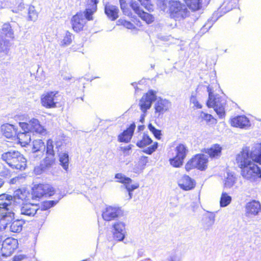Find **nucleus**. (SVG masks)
Masks as SVG:
<instances>
[{"label": "nucleus", "mask_w": 261, "mask_h": 261, "mask_svg": "<svg viewBox=\"0 0 261 261\" xmlns=\"http://www.w3.org/2000/svg\"><path fill=\"white\" fill-rule=\"evenodd\" d=\"M59 161L60 165L63 169L67 171L69 165V156L66 153H61L59 154Z\"/></svg>", "instance_id": "f704fd0d"}, {"label": "nucleus", "mask_w": 261, "mask_h": 261, "mask_svg": "<svg viewBox=\"0 0 261 261\" xmlns=\"http://www.w3.org/2000/svg\"><path fill=\"white\" fill-rule=\"evenodd\" d=\"M3 135L7 138L15 140L17 129L12 124H5L1 126Z\"/></svg>", "instance_id": "aec40b11"}, {"label": "nucleus", "mask_w": 261, "mask_h": 261, "mask_svg": "<svg viewBox=\"0 0 261 261\" xmlns=\"http://www.w3.org/2000/svg\"><path fill=\"white\" fill-rule=\"evenodd\" d=\"M208 158L203 154H198L195 155L188 162L185 166L187 171L193 168H197L200 170H204L207 167Z\"/></svg>", "instance_id": "39448f33"}, {"label": "nucleus", "mask_w": 261, "mask_h": 261, "mask_svg": "<svg viewBox=\"0 0 261 261\" xmlns=\"http://www.w3.org/2000/svg\"><path fill=\"white\" fill-rule=\"evenodd\" d=\"M152 141L151 139L145 134H143L142 136H141L140 140H139L136 145L140 148L144 147L152 143Z\"/></svg>", "instance_id": "2f4dec72"}, {"label": "nucleus", "mask_w": 261, "mask_h": 261, "mask_svg": "<svg viewBox=\"0 0 261 261\" xmlns=\"http://www.w3.org/2000/svg\"><path fill=\"white\" fill-rule=\"evenodd\" d=\"M159 5H160V6H163L164 8L166 6V3L165 0H158Z\"/></svg>", "instance_id": "bf43d9fd"}, {"label": "nucleus", "mask_w": 261, "mask_h": 261, "mask_svg": "<svg viewBox=\"0 0 261 261\" xmlns=\"http://www.w3.org/2000/svg\"><path fill=\"white\" fill-rule=\"evenodd\" d=\"M156 96L152 91L144 95L140 100L139 105L143 113H145L151 107L152 102L155 100Z\"/></svg>", "instance_id": "ddd939ff"}, {"label": "nucleus", "mask_w": 261, "mask_h": 261, "mask_svg": "<svg viewBox=\"0 0 261 261\" xmlns=\"http://www.w3.org/2000/svg\"><path fill=\"white\" fill-rule=\"evenodd\" d=\"M1 34H4L8 38H13L14 37L13 31L9 23H5L2 27Z\"/></svg>", "instance_id": "e433bc0d"}, {"label": "nucleus", "mask_w": 261, "mask_h": 261, "mask_svg": "<svg viewBox=\"0 0 261 261\" xmlns=\"http://www.w3.org/2000/svg\"><path fill=\"white\" fill-rule=\"evenodd\" d=\"M131 148H132V145H129L126 147H124L123 148V151L129 150L131 149Z\"/></svg>", "instance_id": "052dcab7"}, {"label": "nucleus", "mask_w": 261, "mask_h": 261, "mask_svg": "<svg viewBox=\"0 0 261 261\" xmlns=\"http://www.w3.org/2000/svg\"><path fill=\"white\" fill-rule=\"evenodd\" d=\"M158 146V143L157 142H155L152 145L147 147V148L144 149L143 151L144 153H146L148 154H151L156 149Z\"/></svg>", "instance_id": "603ef678"}, {"label": "nucleus", "mask_w": 261, "mask_h": 261, "mask_svg": "<svg viewBox=\"0 0 261 261\" xmlns=\"http://www.w3.org/2000/svg\"><path fill=\"white\" fill-rule=\"evenodd\" d=\"M85 14L82 13H77L74 15L71 20L72 29L74 31L79 32L83 30L84 25L86 23Z\"/></svg>", "instance_id": "2eb2a0df"}, {"label": "nucleus", "mask_w": 261, "mask_h": 261, "mask_svg": "<svg viewBox=\"0 0 261 261\" xmlns=\"http://www.w3.org/2000/svg\"><path fill=\"white\" fill-rule=\"evenodd\" d=\"M179 187L185 191L193 189L195 186V182L193 179L188 175H184L178 182Z\"/></svg>", "instance_id": "6ab92c4d"}, {"label": "nucleus", "mask_w": 261, "mask_h": 261, "mask_svg": "<svg viewBox=\"0 0 261 261\" xmlns=\"http://www.w3.org/2000/svg\"><path fill=\"white\" fill-rule=\"evenodd\" d=\"M25 220L22 218L12 221L9 224V229L12 232L19 233L21 231Z\"/></svg>", "instance_id": "cd10ccee"}, {"label": "nucleus", "mask_w": 261, "mask_h": 261, "mask_svg": "<svg viewBox=\"0 0 261 261\" xmlns=\"http://www.w3.org/2000/svg\"><path fill=\"white\" fill-rule=\"evenodd\" d=\"M27 194L25 191H22L21 189H18L14 191L13 196L4 194L0 195V201H2V203H5V204H10V205H12V202H15L16 203L18 202L17 200H27L28 198H27ZM20 203V202H19Z\"/></svg>", "instance_id": "6e6552de"}, {"label": "nucleus", "mask_w": 261, "mask_h": 261, "mask_svg": "<svg viewBox=\"0 0 261 261\" xmlns=\"http://www.w3.org/2000/svg\"><path fill=\"white\" fill-rule=\"evenodd\" d=\"M118 25H121L128 29H135V27L132 22L123 18H120L117 21Z\"/></svg>", "instance_id": "c03bdc74"}, {"label": "nucleus", "mask_w": 261, "mask_h": 261, "mask_svg": "<svg viewBox=\"0 0 261 261\" xmlns=\"http://www.w3.org/2000/svg\"><path fill=\"white\" fill-rule=\"evenodd\" d=\"M231 200L230 196L226 192H222L220 200V206L223 207L227 206L230 203Z\"/></svg>", "instance_id": "c9c22d12"}, {"label": "nucleus", "mask_w": 261, "mask_h": 261, "mask_svg": "<svg viewBox=\"0 0 261 261\" xmlns=\"http://www.w3.org/2000/svg\"><path fill=\"white\" fill-rule=\"evenodd\" d=\"M73 36L72 34L69 31H66L64 38L61 42L62 46H67L71 44L72 42Z\"/></svg>", "instance_id": "79ce46f5"}, {"label": "nucleus", "mask_w": 261, "mask_h": 261, "mask_svg": "<svg viewBox=\"0 0 261 261\" xmlns=\"http://www.w3.org/2000/svg\"><path fill=\"white\" fill-rule=\"evenodd\" d=\"M261 212V205L259 201L253 200L248 202L245 207V215L247 217L257 216Z\"/></svg>", "instance_id": "4468645a"}, {"label": "nucleus", "mask_w": 261, "mask_h": 261, "mask_svg": "<svg viewBox=\"0 0 261 261\" xmlns=\"http://www.w3.org/2000/svg\"><path fill=\"white\" fill-rule=\"evenodd\" d=\"M50 141H51V140H50ZM53 148V144H52V142L50 141V152H49L50 155L51 154L52 152H54L53 150H51Z\"/></svg>", "instance_id": "e2e57ef3"}, {"label": "nucleus", "mask_w": 261, "mask_h": 261, "mask_svg": "<svg viewBox=\"0 0 261 261\" xmlns=\"http://www.w3.org/2000/svg\"><path fill=\"white\" fill-rule=\"evenodd\" d=\"M41 102L43 107L49 108V92H46L41 95Z\"/></svg>", "instance_id": "a18cd8bd"}, {"label": "nucleus", "mask_w": 261, "mask_h": 261, "mask_svg": "<svg viewBox=\"0 0 261 261\" xmlns=\"http://www.w3.org/2000/svg\"><path fill=\"white\" fill-rule=\"evenodd\" d=\"M119 10L117 7L107 4L105 6V12L108 17L111 20L114 21L118 17Z\"/></svg>", "instance_id": "393cba45"}, {"label": "nucleus", "mask_w": 261, "mask_h": 261, "mask_svg": "<svg viewBox=\"0 0 261 261\" xmlns=\"http://www.w3.org/2000/svg\"><path fill=\"white\" fill-rule=\"evenodd\" d=\"M171 107V102L166 99H159L154 103L155 114L158 117L167 112Z\"/></svg>", "instance_id": "f3484780"}, {"label": "nucleus", "mask_w": 261, "mask_h": 261, "mask_svg": "<svg viewBox=\"0 0 261 261\" xmlns=\"http://www.w3.org/2000/svg\"><path fill=\"white\" fill-rule=\"evenodd\" d=\"M27 198L28 200L22 201L19 206V214L23 219L34 217L39 209L37 204L28 202L30 200V198L28 196Z\"/></svg>", "instance_id": "423d86ee"}, {"label": "nucleus", "mask_w": 261, "mask_h": 261, "mask_svg": "<svg viewBox=\"0 0 261 261\" xmlns=\"http://www.w3.org/2000/svg\"><path fill=\"white\" fill-rule=\"evenodd\" d=\"M12 205L2 203V201H0V215H8L9 212L13 213L12 210Z\"/></svg>", "instance_id": "58836bf2"}, {"label": "nucleus", "mask_w": 261, "mask_h": 261, "mask_svg": "<svg viewBox=\"0 0 261 261\" xmlns=\"http://www.w3.org/2000/svg\"><path fill=\"white\" fill-rule=\"evenodd\" d=\"M49 170V159L46 156L42 161H41L39 166H37L34 169V172L37 175H40L42 173H47Z\"/></svg>", "instance_id": "c85d7f7f"}, {"label": "nucleus", "mask_w": 261, "mask_h": 261, "mask_svg": "<svg viewBox=\"0 0 261 261\" xmlns=\"http://www.w3.org/2000/svg\"><path fill=\"white\" fill-rule=\"evenodd\" d=\"M28 194V196H31L34 200H39L44 196L47 197L49 196V185L40 184L35 185L32 189L31 194Z\"/></svg>", "instance_id": "1a4fd4ad"}, {"label": "nucleus", "mask_w": 261, "mask_h": 261, "mask_svg": "<svg viewBox=\"0 0 261 261\" xmlns=\"http://www.w3.org/2000/svg\"><path fill=\"white\" fill-rule=\"evenodd\" d=\"M46 149V154L49 153V140L46 141V146L40 139L35 140L33 142L32 150L34 152L40 151L43 152Z\"/></svg>", "instance_id": "5701e85b"}, {"label": "nucleus", "mask_w": 261, "mask_h": 261, "mask_svg": "<svg viewBox=\"0 0 261 261\" xmlns=\"http://www.w3.org/2000/svg\"><path fill=\"white\" fill-rule=\"evenodd\" d=\"M121 214V210L117 206H107L103 210L102 218L107 221L114 220Z\"/></svg>", "instance_id": "f8f14e48"}, {"label": "nucleus", "mask_w": 261, "mask_h": 261, "mask_svg": "<svg viewBox=\"0 0 261 261\" xmlns=\"http://www.w3.org/2000/svg\"><path fill=\"white\" fill-rule=\"evenodd\" d=\"M123 13L125 15H127L128 16H132V13L130 12V10L129 9V8L128 7L127 8H125V9H122L121 10Z\"/></svg>", "instance_id": "13d9d810"}, {"label": "nucleus", "mask_w": 261, "mask_h": 261, "mask_svg": "<svg viewBox=\"0 0 261 261\" xmlns=\"http://www.w3.org/2000/svg\"><path fill=\"white\" fill-rule=\"evenodd\" d=\"M9 41L4 39L3 36L0 34V53L5 52L8 49Z\"/></svg>", "instance_id": "37998d69"}, {"label": "nucleus", "mask_w": 261, "mask_h": 261, "mask_svg": "<svg viewBox=\"0 0 261 261\" xmlns=\"http://www.w3.org/2000/svg\"><path fill=\"white\" fill-rule=\"evenodd\" d=\"M0 219V231L6 230L8 228V225L14 218V213L9 212L8 215H1Z\"/></svg>", "instance_id": "a878e982"}, {"label": "nucleus", "mask_w": 261, "mask_h": 261, "mask_svg": "<svg viewBox=\"0 0 261 261\" xmlns=\"http://www.w3.org/2000/svg\"><path fill=\"white\" fill-rule=\"evenodd\" d=\"M166 261H181L179 254L176 252H171Z\"/></svg>", "instance_id": "09e8293b"}, {"label": "nucleus", "mask_w": 261, "mask_h": 261, "mask_svg": "<svg viewBox=\"0 0 261 261\" xmlns=\"http://www.w3.org/2000/svg\"><path fill=\"white\" fill-rule=\"evenodd\" d=\"M19 125L22 131L17 132L15 139H17L18 142L24 146L31 142L32 133L35 132L41 134L44 131V127L40 124L39 121L35 118L32 119L29 121V123L19 122Z\"/></svg>", "instance_id": "f03ea898"}, {"label": "nucleus", "mask_w": 261, "mask_h": 261, "mask_svg": "<svg viewBox=\"0 0 261 261\" xmlns=\"http://www.w3.org/2000/svg\"><path fill=\"white\" fill-rule=\"evenodd\" d=\"M139 164L141 166H145L148 162V158L145 156H142L139 160Z\"/></svg>", "instance_id": "4d7b16f0"}, {"label": "nucleus", "mask_w": 261, "mask_h": 261, "mask_svg": "<svg viewBox=\"0 0 261 261\" xmlns=\"http://www.w3.org/2000/svg\"><path fill=\"white\" fill-rule=\"evenodd\" d=\"M141 3V5L143 6L146 9L149 10L151 9V6L150 5V0H138Z\"/></svg>", "instance_id": "864d4df0"}, {"label": "nucleus", "mask_w": 261, "mask_h": 261, "mask_svg": "<svg viewBox=\"0 0 261 261\" xmlns=\"http://www.w3.org/2000/svg\"><path fill=\"white\" fill-rule=\"evenodd\" d=\"M62 100L63 96L58 92H50V108L61 107Z\"/></svg>", "instance_id": "b1692460"}, {"label": "nucleus", "mask_w": 261, "mask_h": 261, "mask_svg": "<svg viewBox=\"0 0 261 261\" xmlns=\"http://www.w3.org/2000/svg\"><path fill=\"white\" fill-rule=\"evenodd\" d=\"M1 159L13 169L23 170L27 167V160L18 151L11 150L3 153Z\"/></svg>", "instance_id": "7ed1b4c3"}, {"label": "nucleus", "mask_w": 261, "mask_h": 261, "mask_svg": "<svg viewBox=\"0 0 261 261\" xmlns=\"http://www.w3.org/2000/svg\"><path fill=\"white\" fill-rule=\"evenodd\" d=\"M221 151V147L217 144L212 145L209 148L204 149V152L208 154L211 158H217L220 156Z\"/></svg>", "instance_id": "bb28decb"}, {"label": "nucleus", "mask_w": 261, "mask_h": 261, "mask_svg": "<svg viewBox=\"0 0 261 261\" xmlns=\"http://www.w3.org/2000/svg\"><path fill=\"white\" fill-rule=\"evenodd\" d=\"M98 0H87V8L85 11V16L87 20H92V15L97 10V5Z\"/></svg>", "instance_id": "4be33fe9"}, {"label": "nucleus", "mask_w": 261, "mask_h": 261, "mask_svg": "<svg viewBox=\"0 0 261 261\" xmlns=\"http://www.w3.org/2000/svg\"><path fill=\"white\" fill-rule=\"evenodd\" d=\"M38 13L33 6H30L28 9V19L30 20L35 21L37 19Z\"/></svg>", "instance_id": "ea45409f"}, {"label": "nucleus", "mask_w": 261, "mask_h": 261, "mask_svg": "<svg viewBox=\"0 0 261 261\" xmlns=\"http://www.w3.org/2000/svg\"><path fill=\"white\" fill-rule=\"evenodd\" d=\"M21 260V258L18 256H15L14 257V261H19Z\"/></svg>", "instance_id": "69168bd1"}, {"label": "nucleus", "mask_w": 261, "mask_h": 261, "mask_svg": "<svg viewBox=\"0 0 261 261\" xmlns=\"http://www.w3.org/2000/svg\"><path fill=\"white\" fill-rule=\"evenodd\" d=\"M236 177L232 173H228L227 176L225 180L224 187L230 189L233 187L236 182Z\"/></svg>", "instance_id": "72a5a7b5"}, {"label": "nucleus", "mask_w": 261, "mask_h": 261, "mask_svg": "<svg viewBox=\"0 0 261 261\" xmlns=\"http://www.w3.org/2000/svg\"><path fill=\"white\" fill-rule=\"evenodd\" d=\"M148 128L156 139H161V136L162 135V134L160 130L156 129L155 127L153 126L151 123L148 124Z\"/></svg>", "instance_id": "49530a36"}, {"label": "nucleus", "mask_w": 261, "mask_h": 261, "mask_svg": "<svg viewBox=\"0 0 261 261\" xmlns=\"http://www.w3.org/2000/svg\"><path fill=\"white\" fill-rule=\"evenodd\" d=\"M199 117L200 119H201L202 120H204L206 122H210L211 120L213 119L212 115L202 111L200 112Z\"/></svg>", "instance_id": "3c124183"}, {"label": "nucleus", "mask_w": 261, "mask_h": 261, "mask_svg": "<svg viewBox=\"0 0 261 261\" xmlns=\"http://www.w3.org/2000/svg\"><path fill=\"white\" fill-rule=\"evenodd\" d=\"M138 16L148 24L154 21V17L152 15L145 12L144 11H142Z\"/></svg>", "instance_id": "a19ab883"}, {"label": "nucleus", "mask_w": 261, "mask_h": 261, "mask_svg": "<svg viewBox=\"0 0 261 261\" xmlns=\"http://www.w3.org/2000/svg\"><path fill=\"white\" fill-rule=\"evenodd\" d=\"M130 6L138 15H139L140 13L143 11L140 8L138 3L135 1H132L130 4Z\"/></svg>", "instance_id": "8fccbe9b"}, {"label": "nucleus", "mask_w": 261, "mask_h": 261, "mask_svg": "<svg viewBox=\"0 0 261 261\" xmlns=\"http://www.w3.org/2000/svg\"><path fill=\"white\" fill-rule=\"evenodd\" d=\"M144 128V125H140L138 126V128L139 130H143Z\"/></svg>", "instance_id": "774afa93"}, {"label": "nucleus", "mask_w": 261, "mask_h": 261, "mask_svg": "<svg viewBox=\"0 0 261 261\" xmlns=\"http://www.w3.org/2000/svg\"><path fill=\"white\" fill-rule=\"evenodd\" d=\"M135 128V124H131L128 128L118 136V141L120 142H128L133 136Z\"/></svg>", "instance_id": "412c9836"}, {"label": "nucleus", "mask_w": 261, "mask_h": 261, "mask_svg": "<svg viewBox=\"0 0 261 261\" xmlns=\"http://www.w3.org/2000/svg\"><path fill=\"white\" fill-rule=\"evenodd\" d=\"M115 177L117 179V182L123 184L124 187L126 184H129L132 181L131 178L126 177L124 174L121 173L116 174Z\"/></svg>", "instance_id": "4c0bfd02"}, {"label": "nucleus", "mask_w": 261, "mask_h": 261, "mask_svg": "<svg viewBox=\"0 0 261 261\" xmlns=\"http://www.w3.org/2000/svg\"><path fill=\"white\" fill-rule=\"evenodd\" d=\"M15 240L10 238L6 239L1 244V251L3 256H10L15 249Z\"/></svg>", "instance_id": "dca6fc26"}, {"label": "nucleus", "mask_w": 261, "mask_h": 261, "mask_svg": "<svg viewBox=\"0 0 261 261\" xmlns=\"http://www.w3.org/2000/svg\"><path fill=\"white\" fill-rule=\"evenodd\" d=\"M230 124L233 127L243 129H247L250 126L249 120L244 115L232 118L230 120Z\"/></svg>", "instance_id": "a211bd4d"}, {"label": "nucleus", "mask_w": 261, "mask_h": 261, "mask_svg": "<svg viewBox=\"0 0 261 261\" xmlns=\"http://www.w3.org/2000/svg\"><path fill=\"white\" fill-rule=\"evenodd\" d=\"M187 6L192 10L196 11L201 7V0H184Z\"/></svg>", "instance_id": "473e14b6"}, {"label": "nucleus", "mask_w": 261, "mask_h": 261, "mask_svg": "<svg viewBox=\"0 0 261 261\" xmlns=\"http://www.w3.org/2000/svg\"><path fill=\"white\" fill-rule=\"evenodd\" d=\"M219 101V98H213L212 94L209 93V97L206 104L208 107L214 108L215 111L220 118H223L225 115L224 103H220Z\"/></svg>", "instance_id": "9b49d317"}, {"label": "nucleus", "mask_w": 261, "mask_h": 261, "mask_svg": "<svg viewBox=\"0 0 261 261\" xmlns=\"http://www.w3.org/2000/svg\"><path fill=\"white\" fill-rule=\"evenodd\" d=\"M55 195V197H53V199L55 200H50V208L55 206L61 199L63 196L61 195L60 190L58 189H55L53 187H50V198Z\"/></svg>", "instance_id": "c756f323"}, {"label": "nucleus", "mask_w": 261, "mask_h": 261, "mask_svg": "<svg viewBox=\"0 0 261 261\" xmlns=\"http://www.w3.org/2000/svg\"><path fill=\"white\" fill-rule=\"evenodd\" d=\"M128 5H127V4H124V5H123V6H122V5L120 6V8H121V10H122V9H125V8H128Z\"/></svg>", "instance_id": "0e129e2a"}, {"label": "nucleus", "mask_w": 261, "mask_h": 261, "mask_svg": "<svg viewBox=\"0 0 261 261\" xmlns=\"http://www.w3.org/2000/svg\"><path fill=\"white\" fill-rule=\"evenodd\" d=\"M40 207L42 211L47 210L49 208V201L46 200L43 201Z\"/></svg>", "instance_id": "6e6d98bb"}, {"label": "nucleus", "mask_w": 261, "mask_h": 261, "mask_svg": "<svg viewBox=\"0 0 261 261\" xmlns=\"http://www.w3.org/2000/svg\"><path fill=\"white\" fill-rule=\"evenodd\" d=\"M169 12L171 17L176 21L183 20L189 15L187 6L176 0L170 1Z\"/></svg>", "instance_id": "20e7f679"}, {"label": "nucleus", "mask_w": 261, "mask_h": 261, "mask_svg": "<svg viewBox=\"0 0 261 261\" xmlns=\"http://www.w3.org/2000/svg\"><path fill=\"white\" fill-rule=\"evenodd\" d=\"M236 162L241 169L242 177L251 182L261 179V143L255 144L250 150L249 148H243L236 156Z\"/></svg>", "instance_id": "f257e3e1"}, {"label": "nucleus", "mask_w": 261, "mask_h": 261, "mask_svg": "<svg viewBox=\"0 0 261 261\" xmlns=\"http://www.w3.org/2000/svg\"><path fill=\"white\" fill-rule=\"evenodd\" d=\"M139 187V185L138 184H136L135 185H130L129 184H126L125 186V188L127 190V191H133L134 190L138 188Z\"/></svg>", "instance_id": "5fc2aeb1"}, {"label": "nucleus", "mask_w": 261, "mask_h": 261, "mask_svg": "<svg viewBox=\"0 0 261 261\" xmlns=\"http://www.w3.org/2000/svg\"><path fill=\"white\" fill-rule=\"evenodd\" d=\"M190 102L193 105V108L195 109L202 108V105L199 102L197 97L195 95L192 94L190 97Z\"/></svg>", "instance_id": "de8ad7c7"}, {"label": "nucleus", "mask_w": 261, "mask_h": 261, "mask_svg": "<svg viewBox=\"0 0 261 261\" xmlns=\"http://www.w3.org/2000/svg\"><path fill=\"white\" fill-rule=\"evenodd\" d=\"M4 184V181L2 178H0V188L2 187V186Z\"/></svg>", "instance_id": "338daca9"}, {"label": "nucleus", "mask_w": 261, "mask_h": 261, "mask_svg": "<svg viewBox=\"0 0 261 261\" xmlns=\"http://www.w3.org/2000/svg\"><path fill=\"white\" fill-rule=\"evenodd\" d=\"M113 239L117 241H122L126 234L125 224L121 221H117L112 225Z\"/></svg>", "instance_id": "9d476101"}, {"label": "nucleus", "mask_w": 261, "mask_h": 261, "mask_svg": "<svg viewBox=\"0 0 261 261\" xmlns=\"http://www.w3.org/2000/svg\"><path fill=\"white\" fill-rule=\"evenodd\" d=\"M175 151L176 155L170 159L169 162L174 167H179L183 164L184 160L188 152V149L185 145L179 144L176 147Z\"/></svg>", "instance_id": "0eeeda50"}, {"label": "nucleus", "mask_w": 261, "mask_h": 261, "mask_svg": "<svg viewBox=\"0 0 261 261\" xmlns=\"http://www.w3.org/2000/svg\"><path fill=\"white\" fill-rule=\"evenodd\" d=\"M238 1V0H225L220 9L225 10L224 13L228 12L236 6Z\"/></svg>", "instance_id": "7c9ffc66"}, {"label": "nucleus", "mask_w": 261, "mask_h": 261, "mask_svg": "<svg viewBox=\"0 0 261 261\" xmlns=\"http://www.w3.org/2000/svg\"><path fill=\"white\" fill-rule=\"evenodd\" d=\"M126 1L127 0H119L120 6L127 4Z\"/></svg>", "instance_id": "680f3d73"}]
</instances>
